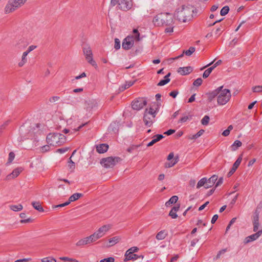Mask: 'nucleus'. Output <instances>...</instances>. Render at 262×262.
Here are the masks:
<instances>
[{"label": "nucleus", "instance_id": "obj_61", "mask_svg": "<svg viewBox=\"0 0 262 262\" xmlns=\"http://www.w3.org/2000/svg\"><path fill=\"white\" fill-rule=\"evenodd\" d=\"M253 226V231L254 232H257L259 228V223H252Z\"/></svg>", "mask_w": 262, "mask_h": 262}, {"label": "nucleus", "instance_id": "obj_35", "mask_svg": "<svg viewBox=\"0 0 262 262\" xmlns=\"http://www.w3.org/2000/svg\"><path fill=\"white\" fill-rule=\"evenodd\" d=\"M178 200V197L176 195L172 196L167 202L165 203L166 207H169L172 204L176 203Z\"/></svg>", "mask_w": 262, "mask_h": 262}, {"label": "nucleus", "instance_id": "obj_21", "mask_svg": "<svg viewBox=\"0 0 262 262\" xmlns=\"http://www.w3.org/2000/svg\"><path fill=\"white\" fill-rule=\"evenodd\" d=\"M127 37H130L131 38V40H132V41L134 42V43L135 42L139 41L140 40V33L138 30L136 29H134L132 33L130 35L127 36Z\"/></svg>", "mask_w": 262, "mask_h": 262}, {"label": "nucleus", "instance_id": "obj_23", "mask_svg": "<svg viewBox=\"0 0 262 262\" xmlns=\"http://www.w3.org/2000/svg\"><path fill=\"white\" fill-rule=\"evenodd\" d=\"M28 54L27 52L25 51L23 53L21 59L18 63V66L19 67H23L27 63Z\"/></svg>", "mask_w": 262, "mask_h": 262}, {"label": "nucleus", "instance_id": "obj_59", "mask_svg": "<svg viewBox=\"0 0 262 262\" xmlns=\"http://www.w3.org/2000/svg\"><path fill=\"white\" fill-rule=\"evenodd\" d=\"M14 262H32L31 258H21L15 260Z\"/></svg>", "mask_w": 262, "mask_h": 262}, {"label": "nucleus", "instance_id": "obj_46", "mask_svg": "<svg viewBox=\"0 0 262 262\" xmlns=\"http://www.w3.org/2000/svg\"><path fill=\"white\" fill-rule=\"evenodd\" d=\"M233 128V126L232 125H230L227 129L225 130L223 133H222V135L224 137H227L230 134V131L231 130H232Z\"/></svg>", "mask_w": 262, "mask_h": 262}, {"label": "nucleus", "instance_id": "obj_56", "mask_svg": "<svg viewBox=\"0 0 262 262\" xmlns=\"http://www.w3.org/2000/svg\"><path fill=\"white\" fill-rule=\"evenodd\" d=\"M37 48V46H34V45H31V46H30L27 50L25 51L26 52H27L28 54H29L30 52L33 51L34 50H35L36 48Z\"/></svg>", "mask_w": 262, "mask_h": 262}, {"label": "nucleus", "instance_id": "obj_36", "mask_svg": "<svg viewBox=\"0 0 262 262\" xmlns=\"http://www.w3.org/2000/svg\"><path fill=\"white\" fill-rule=\"evenodd\" d=\"M82 196V194L80 193H75L72 195L69 199V201L68 202H69V204L71 202L75 201L79 199L80 197Z\"/></svg>", "mask_w": 262, "mask_h": 262}, {"label": "nucleus", "instance_id": "obj_49", "mask_svg": "<svg viewBox=\"0 0 262 262\" xmlns=\"http://www.w3.org/2000/svg\"><path fill=\"white\" fill-rule=\"evenodd\" d=\"M229 10V7L228 6H225L222 9L220 12V14L221 15L224 16L228 13Z\"/></svg>", "mask_w": 262, "mask_h": 262}, {"label": "nucleus", "instance_id": "obj_2", "mask_svg": "<svg viewBox=\"0 0 262 262\" xmlns=\"http://www.w3.org/2000/svg\"><path fill=\"white\" fill-rule=\"evenodd\" d=\"M158 110L157 104H153L148 109H146L143 117L144 123L146 126L150 127L152 124Z\"/></svg>", "mask_w": 262, "mask_h": 262}, {"label": "nucleus", "instance_id": "obj_12", "mask_svg": "<svg viewBox=\"0 0 262 262\" xmlns=\"http://www.w3.org/2000/svg\"><path fill=\"white\" fill-rule=\"evenodd\" d=\"M121 240V237L119 236H116L108 238L107 241L105 243V247L108 248L112 247L117 243H118Z\"/></svg>", "mask_w": 262, "mask_h": 262}, {"label": "nucleus", "instance_id": "obj_17", "mask_svg": "<svg viewBox=\"0 0 262 262\" xmlns=\"http://www.w3.org/2000/svg\"><path fill=\"white\" fill-rule=\"evenodd\" d=\"M217 180V176L213 175L209 179L206 178L205 188L208 189L211 187Z\"/></svg>", "mask_w": 262, "mask_h": 262}, {"label": "nucleus", "instance_id": "obj_7", "mask_svg": "<svg viewBox=\"0 0 262 262\" xmlns=\"http://www.w3.org/2000/svg\"><path fill=\"white\" fill-rule=\"evenodd\" d=\"M146 103L147 102L144 98H139L132 102V107L134 110H139L143 108Z\"/></svg>", "mask_w": 262, "mask_h": 262}, {"label": "nucleus", "instance_id": "obj_3", "mask_svg": "<svg viewBox=\"0 0 262 262\" xmlns=\"http://www.w3.org/2000/svg\"><path fill=\"white\" fill-rule=\"evenodd\" d=\"M217 103L219 105H224L227 104L231 97L230 91L223 86L218 88Z\"/></svg>", "mask_w": 262, "mask_h": 262}, {"label": "nucleus", "instance_id": "obj_37", "mask_svg": "<svg viewBox=\"0 0 262 262\" xmlns=\"http://www.w3.org/2000/svg\"><path fill=\"white\" fill-rule=\"evenodd\" d=\"M10 209L13 211H20L23 210V206L21 204L11 205L9 206Z\"/></svg>", "mask_w": 262, "mask_h": 262}, {"label": "nucleus", "instance_id": "obj_62", "mask_svg": "<svg viewBox=\"0 0 262 262\" xmlns=\"http://www.w3.org/2000/svg\"><path fill=\"white\" fill-rule=\"evenodd\" d=\"M252 223H259V217L258 214H255L253 216Z\"/></svg>", "mask_w": 262, "mask_h": 262}, {"label": "nucleus", "instance_id": "obj_10", "mask_svg": "<svg viewBox=\"0 0 262 262\" xmlns=\"http://www.w3.org/2000/svg\"><path fill=\"white\" fill-rule=\"evenodd\" d=\"M261 234L262 230H260L255 233L245 237L244 239L243 242L245 244H247L250 242H252L258 239L261 236Z\"/></svg>", "mask_w": 262, "mask_h": 262}, {"label": "nucleus", "instance_id": "obj_24", "mask_svg": "<svg viewBox=\"0 0 262 262\" xmlns=\"http://www.w3.org/2000/svg\"><path fill=\"white\" fill-rule=\"evenodd\" d=\"M88 244H90L88 236H86L78 240L76 243V246L77 247H81Z\"/></svg>", "mask_w": 262, "mask_h": 262}, {"label": "nucleus", "instance_id": "obj_15", "mask_svg": "<svg viewBox=\"0 0 262 262\" xmlns=\"http://www.w3.org/2000/svg\"><path fill=\"white\" fill-rule=\"evenodd\" d=\"M242 161V156H239L236 161L234 162L233 164L232 168L230 169V170L229 171V172L227 174L228 177L231 176L236 171V170L237 169L238 166L241 163V162Z\"/></svg>", "mask_w": 262, "mask_h": 262}, {"label": "nucleus", "instance_id": "obj_33", "mask_svg": "<svg viewBox=\"0 0 262 262\" xmlns=\"http://www.w3.org/2000/svg\"><path fill=\"white\" fill-rule=\"evenodd\" d=\"M14 6L18 8L23 6L27 2V0H11Z\"/></svg>", "mask_w": 262, "mask_h": 262}, {"label": "nucleus", "instance_id": "obj_47", "mask_svg": "<svg viewBox=\"0 0 262 262\" xmlns=\"http://www.w3.org/2000/svg\"><path fill=\"white\" fill-rule=\"evenodd\" d=\"M41 259L42 262H57L56 259L52 256L44 257Z\"/></svg>", "mask_w": 262, "mask_h": 262}, {"label": "nucleus", "instance_id": "obj_5", "mask_svg": "<svg viewBox=\"0 0 262 262\" xmlns=\"http://www.w3.org/2000/svg\"><path fill=\"white\" fill-rule=\"evenodd\" d=\"M120 161L118 157H107L102 159L100 161L101 165L105 168H112L114 167Z\"/></svg>", "mask_w": 262, "mask_h": 262}, {"label": "nucleus", "instance_id": "obj_18", "mask_svg": "<svg viewBox=\"0 0 262 262\" xmlns=\"http://www.w3.org/2000/svg\"><path fill=\"white\" fill-rule=\"evenodd\" d=\"M134 43L131 40L130 37H126L123 41L122 48L125 50H128L130 49Z\"/></svg>", "mask_w": 262, "mask_h": 262}, {"label": "nucleus", "instance_id": "obj_1", "mask_svg": "<svg viewBox=\"0 0 262 262\" xmlns=\"http://www.w3.org/2000/svg\"><path fill=\"white\" fill-rule=\"evenodd\" d=\"M198 13L196 8L189 4L179 5L174 13V17L182 23L190 21Z\"/></svg>", "mask_w": 262, "mask_h": 262}, {"label": "nucleus", "instance_id": "obj_48", "mask_svg": "<svg viewBox=\"0 0 262 262\" xmlns=\"http://www.w3.org/2000/svg\"><path fill=\"white\" fill-rule=\"evenodd\" d=\"M210 118L208 116H205L201 120V123L204 125H207L208 124Z\"/></svg>", "mask_w": 262, "mask_h": 262}, {"label": "nucleus", "instance_id": "obj_42", "mask_svg": "<svg viewBox=\"0 0 262 262\" xmlns=\"http://www.w3.org/2000/svg\"><path fill=\"white\" fill-rule=\"evenodd\" d=\"M134 83V81H127L123 85H122L121 87V90L123 91L125 89H127L132 86Z\"/></svg>", "mask_w": 262, "mask_h": 262}, {"label": "nucleus", "instance_id": "obj_16", "mask_svg": "<svg viewBox=\"0 0 262 262\" xmlns=\"http://www.w3.org/2000/svg\"><path fill=\"white\" fill-rule=\"evenodd\" d=\"M17 9V8L14 6L13 2L11 0H9L4 8V12L5 14H9L13 12Z\"/></svg>", "mask_w": 262, "mask_h": 262}, {"label": "nucleus", "instance_id": "obj_25", "mask_svg": "<svg viewBox=\"0 0 262 262\" xmlns=\"http://www.w3.org/2000/svg\"><path fill=\"white\" fill-rule=\"evenodd\" d=\"M128 252H125V258L124 259V261L125 262L127 261L130 260H136L138 258L139 256L134 254L133 253H130L129 254H128Z\"/></svg>", "mask_w": 262, "mask_h": 262}, {"label": "nucleus", "instance_id": "obj_40", "mask_svg": "<svg viewBox=\"0 0 262 262\" xmlns=\"http://www.w3.org/2000/svg\"><path fill=\"white\" fill-rule=\"evenodd\" d=\"M59 260L64 261V262H78V261L74 258H70L67 256H62L58 258Z\"/></svg>", "mask_w": 262, "mask_h": 262}, {"label": "nucleus", "instance_id": "obj_45", "mask_svg": "<svg viewBox=\"0 0 262 262\" xmlns=\"http://www.w3.org/2000/svg\"><path fill=\"white\" fill-rule=\"evenodd\" d=\"M205 182H206V178H203L201 179L198 182L196 185V188L199 189L202 186H204L205 188Z\"/></svg>", "mask_w": 262, "mask_h": 262}, {"label": "nucleus", "instance_id": "obj_22", "mask_svg": "<svg viewBox=\"0 0 262 262\" xmlns=\"http://www.w3.org/2000/svg\"><path fill=\"white\" fill-rule=\"evenodd\" d=\"M96 151L99 154L105 152L108 148V145L106 144H100L96 146Z\"/></svg>", "mask_w": 262, "mask_h": 262}, {"label": "nucleus", "instance_id": "obj_64", "mask_svg": "<svg viewBox=\"0 0 262 262\" xmlns=\"http://www.w3.org/2000/svg\"><path fill=\"white\" fill-rule=\"evenodd\" d=\"M188 119L189 117L188 116H184L180 119L179 122L181 123L185 122H186Z\"/></svg>", "mask_w": 262, "mask_h": 262}, {"label": "nucleus", "instance_id": "obj_39", "mask_svg": "<svg viewBox=\"0 0 262 262\" xmlns=\"http://www.w3.org/2000/svg\"><path fill=\"white\" fill-rule=\"evenodd\" d=\"M86 61L91 64L92 66L94 67H97V64L96 61L93 59V54L89 56H86L85 57Z\"/></svg>", "mask_w": 262, "mask_h": 262}, {"label": "nucleus", "instance_id": "obj_53", "mask_svg": "<svg viewBox=\"0 0 262 262\" xmlns=\"http://www.w3.org/2000/svg\"><path fill=\"white\" fill-rule=\"evenodd\" d=\"M195 51V49L193 47H191L189 50H186L185 52V54L187 56H190Z\"/></svg>", "mask_w": 262, "mask_h": 262}, {"label": "nucleus", "instance_id": "obj_20", "mask_svg": "<svg viewBox=\"0 0 262 262\" xmlns=\"http://www.w3.org/2000/svg\"><path fill=\"white\" fill-rule=\"evenodd\" d=\"M192 71V68L191 67H180L177 72L181 75H186L189 74Z\"/></svg>", "mask_w": 262, "mask_h": 262}, {"label": "nucleus", "instance_id": "obj_11", "mask_svg": "<svg viewBox=\"0 0 262 262\" xmlns=\"http://www.w3.org/2000/svg\"><path fill=\"white\" fill-rule=\"evenodd\" d=\"M99 106L98 102L96 100H89L85 101L84 103V108L87 111H91L98 108Z\"/></svg>", "mask_w": 262, "mask_h": 262}, {"label": "nucleus", "instance_id": "obj_30", "mask_svg": "<svg viewBox=\"0 0 262 262\" xmlns=\"http://www.w3.org/2000/svg\"><path fill=\"white\" fill-rule=\"evenodd\" d=\"M167 235V232L165 230H161L159 231L156 235V238L158 240L164 239Z\"/></svg>", "mask_w": 262, "mask_h": 262}, {"label": "nucleus", "instance_id": "obj_50", "mask_svg": "<svg viewBox=\"0 0 262 262\" xmlns=\"http://www.w3.org/2000/svg\"><path fill=\"white\" fill-rule=\"evenodd\" d=\"M50 146L49 144L44 145L40 148V151L42 152H47L50 149Z\"/></svg>", "mask_w": 262, "mask_h": 262}, {"label": "nucleus", "instance_id": "obj_9", "mask_svg": "<svg viewBox=\"0 0 262 262\" xmlns=\"http://www.w3.org/2000/svg\"><path fill=\"white\" fill-rule=\"evenodd\" d=\"M117 7L121 10H128L132 7V0H120Z\"/></svg>", "mask_w": 262, "mask_h": 262}, {"label": "nucleus", "instance_id": "obj_6", "mask_svg": "<svg viewBox=\"0 0 262 262\" xmlns=\"http://www.w3.org/2000/svg\"><path fill=\"white\" fill-rule=\"evenodd\" d=\"M178 162V158L174 157L173 152H170L167 156L164 167L166 168H170L174 166Z\"/></svg>", "mask_w": 262, "mask_h": 262}, {"label": "nucleus", "instance_id": "obj_43", "mask_svg": "<svg viewBox=\"0 0 262 262\" xmlns=\"http://www.w3.org/2000/svg\"><path fill=\"white\" fill-rule=\"evenodd\" d=\"M71 158L72 156L71 157V158L69 159V161H68V167L70 171H73L75 168V165L74 162H73L71 160Z\"/></svg>", "mask_w": 262, "mask_h": 262}, {"label": "nucleus", "instance_id": "obj_51", "mask_svg": "<svg viewBox=\"0 0 262 262\" xmlns=\"http://www.w3.org/2000/svg\"><path fill=\"white\" fill-rule=\"evenodd\" d=\"M139 250V249L138 248H137V247H133L130 248H129L128 250H127L126 252H128V254H129L130 253H135V252H137Z\"/></svg>", "mask_w": 262, "mask_h": 262}, {"label": "nucleus", "instance_id": "obj_55", "mask_svg": "<svg viewBox=\"0 0 262 262\" xmlns=\"http://www.w3.org/2000/svg\"><path fill=\"white\" fill-rule=\"evenodd\" d=\"M163 138V136L161 135H157L154 137L153 140L155 142H157Z\"/></svg>", "mask_w": 262, "mask_h": 262}, {"label": "nucleus", "instance_id": "obj_57", "mask_svg": "<svg viewBox=\"0 0 262 262\" xmlns=\"http://www.w3.org/2000/svg\"><path fill=\"white\" fill-rule=\"evenodd\" d=\"M211 72H210V69H207L205 71V72H204L203 73V77L204 78H207L210 74L211 73Z\"/></svg>", "mask_w": 262, "mask_h": 262}, {"label": "nucleus", "instance_id": "obj_31", "mask_svg": "<svg viewBox=\"0 0 262 262\" xmlns=\"http://www.w3.org/2000/svg\"><path fill=\"white\" fill-rule=\"evenodd\" d=\"M205 132L204 129L200 130L196 134L190 135L188 136V138L190 140H195L201 136Z\"/></svg>", "mask_w": 262, "mask_h": 262}, {"label": "nucleus", "instance_id": "obj_19", "mask_svg": "<svg viewBox=\"0 0 262 262\" xmlns=\"http://www.w3.org/2000/svg\"><path fill=\"white\" fill-rule=\"evenodd\" d=\"M164 15L162 14H159L156 15L153 19V23L155 26H160L163 25V18H164Z\"/></svg>", "mask_w": 262, "mask_h": 262}, {"label": "nucleus", "instance_id": "obj_32", "mask_svg": "<svg viewBox=\"0 0 262 262\" xmlns=\"http://www.w3.org/2000/svg\"><path fill=\"white\" fill-rule=\"evenodd\" d=\"M42 165V162L40 159H36L31 163L30 167L32 168H35L36 169H38L40 167V165Z\"/></svg>", "mask_w": 262, "mask_h": 262}, {"label": "nucleus", "instance_id": "obj_41", "mask_svg": "<svg viewBox=\"0 0 262 262\" xmlns=\"http://www.w3.org/2000/svg\"><path fill=\"white\" fill-rule=\"evenodd\" d=\"M252 91L254 93L262 94V85H255L252 88Z\"/></svg>", "mask_w": 262, "mask_h": 262}, {"label": "nucleus", "instance_id": "obj_26", "mask_svg": "<svg viewBox=\"0 0 262 262\" xmlns=\"http://www.w3.org/2000/svg\"><path fill=\"white\" fill-rule=\"evenodd\" d=\"M90 244L95 243L99 239L101 238L100 236L96 233V232H94L93 234L88 236Z\"/></svg>", "mask_w": 262, "mask_h": 262}, {"label": "nucleus", "instance_id": "obj_52", "mask_svg": "<svg viewBox=\"0 0 262 262\" xmlns=\"http://www.w3.org/2000/svg\"><path fill=\"white\" fill-rule=\"evenodd\" d=\"M202 82L203 80L201 78H198L193 82V85L196 86H199L202 84Z\"/></svg>", "mask_w": 262, "mask_h": 262}, {"label": "nucleus", "instance_id": "obj_13", "mask_svg": "<svg viewBox=\"0 0 262 262\" xmlns=\"http://www.w3.org/2000/svg\"><path fill=\"white\" fill-rule=\"evenodd\" d=\"M24 168L22 167H18L13 169L12 172L7 176L8 180L13 179L17 178L23 171Z\"/></svg>", "mask_w": 262, "mask_h": 262}, {"label": "nucleus", "instance_id": "obj_14", "mask_svg": "<svg viewBox=\"0 0 262 262\" xmlns=\"http://www.w3.org/2000/svg\"><path fill=\"white\" fill-rule=\"evenodd\" d=\"M162 15H164V18H163V24L167 26H170L173 24L174 15H172L171 14L168 13H162Z\"/></svg>", "mask_w": 262, "mask_h": 262}, {"label": "nucleus", "instance_id": "obj_44", "mask_svg": "<svg viewBox=\"0 0 262 262\" xmlns=\"http://www.w3.org/2000/svg\"><path fill=\"white\" fill-rule=\"evenodd\" d=\"M83 52L85 57L93 54L92 49L90 47H86L84 48Z\"/></svg>", "mask_w": 262, "mask_h": 262}, {"label": "nucleus", "instance_id": "obj_28", "mask_svg": "<svg viewBox=\"0 0 262 262\" xmlns=\"http://www.w3.org/2000/svg\"><path fill=\"white\" fill-rule=\"evenodd\" d=\"M218 88L213 91L209 92L206 94L208 99L209 101H211L215 97H217Z\"/></svg>", "mask_w": 262, "mask_h": 262}, {"label": "nucleus", "instance_id": "obj_8", "mask_svg": "<svg viewBox=\"0 0 262 262\" xmlns=\"http://www.w3.org/2000/svg\"><path fill=\"white\" fill-rule=\"evenodd\" d=\"M112 228L111 224H105L100 226L97 230L96 233L100 236V238L103 237Z\"/></svg>", "mask_w": 262, "mask_h": 262}, {"label": "nucleus", "instance_id": "obj_54", "mask_svg": "<svg viewBox=\"0 0 262 262\" xmlns=\"http://www.w3.org/2000/svg\"><path fill=\"white\" fill-rule=\"evenodd\" d=\"M114 48L117 50L119 49L120 48V40L118 38H116L115 39Z\"/></svg>", "mask_w": 262, "mask_h": 262}, {"label": "nucleus", "instance_id": "obj_4", "mask_svg": "<svg viewBox=\"0 0 262 262\" xmlns=\"http://www.w3.org/2000/svg\"><path fill=\"white\" fill-rule=\"evenodd\" d=\"M47 142L52 146H60L66 141L65 136L60 133H50L47 136Z\"/></svg>", "mask_w": 262, "mask_h": 262}, {"label": "nucleus", "instance_id": "obj_34", "mask_svg": "<svg viewBox=\"0 0 262 262\" xmlns=\"http://www.w3.org/2000/svg\"><path fill=\"white\" fill-rule=\"evenodd\" d=\"M32 205L33 206V208L35 209L38 210V211H40V212L44 211V210H43L42 207L41 206L40 202H32Z\"/></svg>", "mask_w": 262, "mask_h": 262}, {"label": "nucleus", "instance_id": "obj_58", "mask_svg": "<svg viewBox=\"0 0 262 262\" xmlns=\"http://www.w3.org/2000/svg\"><path fill=\"white\" fill-rule=\"evenodd\" d=\"M15 157V155L13 152H10L9 155V158H8V162L11 163L12 161L14 160Z\"/></svg>", "mask_w": 262, "mask_h": 262}, {"label": "nucleus", "instance_id": "obj_29", "mask_svg": "<svg viewBox=\"0 0 262 262\" xmlns=\"http://www.w3.org/2000/svg\"><path fill=\"white\" fill-rule=\"evenodd\" d=\"M242 145V143L239 140H235L230 146V148L231 151H236L239 147Z\"/></svg>", "mask_w": 262, "mask_h": 262}, {"label": "nucleus", "instance_id": "obj_27", "mask_svg": "<svg viewBox=\"0 0 262 262\" xmlns=\"http://www.w3.org/2000/svg\"><path fill=\"white\" fill-rule=\"evenodd\" d=\"M90 244L95 243L99 239L101 238L100 236L96 233V232H94L93 234L88 236Z\"/></svg>", "mask_w": 262, "mask_h": 262}, {"label": "nucleus", "instance_id": "obj_60", "mask_svg": "<svg viewBox=\"0 0 262 262\" xmlns=\"http://www.w3.org/2000/svg\"><path fill=\"white\" fill-rule=\"evenodd\" d=\"M176 213V212H174L172 210H171L169 212V215L172 219H176L178 217V215Z\"/></svg>", "mask_w": 262, "mask_h": 262}, {"label": "nucleus", "instance_id": "obj_63", "mask_svg": "<svg viewBox=\"0 0 262 262\" xmlns=\"http://www.w3.org/2000/svg\"><path fill=\"white\" fill-rule=\"evenodd\" d=\"M223 178L221 177L218 180V181L216 183L215 187H217L220 186L221 185H222L223 184Z\"/></svg>", "mask_w": 262, "mask_h": 262}, {"label": "nucleus", "instance_id": "obj_38", "mask_svg": "<svg viewBox=\"0 0 262 262\" xmlns=\"http://www.w3.org/2000/svg\"><path fill=\"white\" fill-rule=\"evenodd\" d=\"M170 75V73H169L167 75H166L164 79H162L160 80V81L158 83V85L159 86H163L165 84H167L168 82H169L170 79L169 77Z\"/></svg>", "mask_w": 262, "mask_h": 262}]
</instances>
